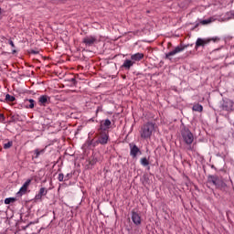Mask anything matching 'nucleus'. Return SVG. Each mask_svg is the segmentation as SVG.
<instances>
[{"label":"nucleus","instance_id":"obj_1","mask_svg":"<svg viewBox=\"0 0 234 234\" xmlns=\"http://www.w3.org/2000/svg\"><path fill=\"white\" fill-rule=\"evenodd\" d=\"M153 133H154V123L148 122L142 128L141 136L142 138H151Z\"/></svg>","mask_w":234,"mask_h":234},{"label":"nucleus","instance_id":"obj_2","mask_svg":"<svg viewBox=\"0 0 234 234\" xmlns=\"http://www.w3.org/2000/svg\"><path fill=\"white\" fill-rule=\"evenodd\" d=\"M182 137H183L185 144H186L187 145H191V144H193V142L195 140L193 133L189 130H186L182 133Z\"/></svg>","mask_w":234,"mask_h":234},{"label":"nucleus","instance_id":"obj_3","mask_svg":"<svg viewBox=\"0 0 234 234\" xmlns=\"http://www.w3.org/2000/svg\"><path fill=\"white\" fill-rule=\"evenodd\" d=\"M32 183V180L27 179L24 185L21 186L19 191L16 193L18 197H23V195H27V192L28 191V187L30 186V184Z\"/></svg>","mask_w":234,"mask_h":234},{"label":"nucleus","instance_id":"obj_4","mask_svg":"<svg viewBox=\"0 0 234 234\" xmlns=\"http://www.w3.org/2000/svg\"><path fill=\"white\" fill-rule=\"evenodd\" d=\"M211 41H217V38H197L196 47H204L205 45L211 43Z\"/></svg>","mask_w":234,"mask_h":234},{"label":"nucleus","instance_id":"obj_5","mask_svg":"<svg viewBox=\"0 0 234 234\" xmlns=\"http://www.w3.org/2000/svg\"><path fill=\"white\" fill-rule=\"evenodd\" d=\"M132 220L135 226H140L142 224V216L138 214L137 212H133L132 213Z\"/></svg>","mask_w":234,"mask_h":234},{"label":"nucleus","instance_id":"obj_6","mask_svg":"<svg viewBox=\"0 0 234 234\" xmlns=\"http://www.w3.org/2000/svg\"><path fill=\"white\" fill-rule=\"evenodd\" d=\"M182 50H184V47L182 46H177L173 51H170L169 53H167L166 58L169 59V58H171V56H176V54H178V52H182Z\"/></svg>","mask_w":234,"mask_h":234},{"label":"nucleus","instance_id":"obj_7","mask_svg":"<svg viewBox=\"0 0 234 234\" xmlns=\"http://www.w3.org/2000/svg\"><path fill=\"white\" fill-rule=\"evenodd\" d=\"M83 43H85V45H94V43H96V37H86L83 39Z\"/></svg>","mask_w":234,"mask_h":234},{"label":"nucleus","instance_id":"obj_8","mask_svg":"<svg viewBox=\"0 0 234 234\" xmlns=\"http://www.w3.org/2000/svg\"><path fill=\"white\" fill-rule=\"evenodd\" d=\"M45 195H47V189H45V187H41L38 194L35 197V200H41Z\"/></svg>","mask_w":234,"mask_h":234},{"label":"nucleus","instance_id":"obj_9","mask_svg":"<svg viewBox=\"0 0 234 234\" xmlns=\"http://www.w3.org/2000/svg\"><path fill=\"white\" fill-rule=\"evenodd\" d=\"M132 61H141L144 59V53H136L131 56Z\"/></svg>","mask_w":234,"mask_h":234},{"label":"nucleus","instance_id":"obj_10","mask_svg":"<svg viewBox=\"0 0 234 234\" xmlns=\"http://www.w3.org/2000/svg\"><path fill=\"white\" fill-rule=\"evenodd\" d=\"M111 127V121L110 120H105L101 122V129L102 131H106V129H109Z\"/></svg>","mask_w":234,"mask_h":234},{"label":"nucleus","instance_id":"obj_11","mask_svg":"<svg viewBox=\"0 0 234 234\" xmlns=\"http://www.w3.org/2000/svg\"><path fill=\"white\" fill-rule=\"evenodd\" d=\"M138 153H140L138 146L133 145L131 147V155L133 156V158L137 156Z\"/></svg>","mask_w":234,"mask_h":234},{"label":"nucleus","instance_id":"obj_12","mask_svg":"<svg viewBox=\"0 0 234 234\" xmlns=\"http://www.w3.org/2000/svg\"><path fill=\"white\" fill-rule=\"evenodd\" d=\"M25 105L27 109H34V100L29 99L25 101Z\"/></svg>","mask_w":234,"mask_h":234},{"label":"nucleus","instance_id":"obj_13","mask_svg":"<svg viewBox=\"0 0 234 234\" xmlns=\"http://www.w3.org/2000/svg\"><path fill=\"white\" fill-rule=\"evenodd\" d=\"M133 65H134V61L127 59L122 64V67H124V69H131V67H133Z\"/></svg>","mask_w":234,"mask_h":234},{"label":"nucleus","instance_id":"obj_14","mask_svg":"<svg viewBox=\"0 0 234 234\" xmlns=\"http://www.w3.org/2000/svg\"><path fill=\"white\" fill-rule=\"evenodd\" d=\"M109 140V135H107V133H104L101 136V138L99 139L100 144H107Z\"/></svg>","mask_w":234,"mask_h":234},{"label":"nucleus","instance_id":"obj_15","mask_svg":"<svg viewBox=\"0 0 234 234\" xmlns=\"http://www.w3.org/2000/svg\"><path fill=\"white\" fill-rule=\"evenodd\" d=\"M193 111H195L196 112H202V111H203V107H202V105H200V104H196V105H194L193 106Z\"/></svg>","mask_w":234,"mask_h":234},{"label":"nucleus","instance_id":"obj_16","mask_svg":"<svg viewBox=\"0 0 234 234\" xmlns=\"http://www.w3.org/2000/svg\"><path fill=\"white\" fill-rule=\"evenodd\" d=\"M16 197H7L5 199V204L8 205V204H14V202H16Z\"/></svg>","mask_w":234,"mask_h":234},{"label":"nucleus","instance_id":"obj_17","mask_svg":"<svg viewBox=\"0 0 234 234\" xmlns=\"http://www.w3.org/2000/svg\"><path fill=\"white\" fill-rule=\"evenodd\" d=\"M141 164H142V165H144V166L149 165V159H147V158H145V157L142 158V159H141Z\"/></svg>","mask_w":234,"mask_h":234},{"label":"nucleus","instance_id":"obj_18","mask_svg":"<svg viewBox=\"0 0 234 234\" xmlns=\"http://www.w3.org/2000/svg\"><path fill=\"white\" fill-rule=\"evenodd\" d=\"M229 106H227V111H233L234 103L231 101H229Z\"/></svg>","mask_w":234,"mask_h":234},{"label":"nucleus","instance_id":"obj_19","mask_svg":"<svg viewBox=\"0 0 234 234\" xmlns=\"http://www.w3.org/2000/svg\"><path fill=\"white\" fill-rule=\"evenodd\" d=\"M47 101H48V98H47L46 95L40 96V98H39V102L40 103H47Z\"/></svg>","mask_w":234,"mask_h":234},{"label":"nucleus","instance_id":"obj_20","mask_svg":"<svg viewBox=\"0 0 234 234\" xmlns=\"http://www.w3.org/2000/svg\"><path fill=\"white\" fill-rule=\"evenodd\" d=\"M209 23H213V18H208L207 20H202L201 21L202 25H209Z\"/></svg>","mask_w":234,"mask_h":234},{"label":"nucleus","instance_id":"obj_21","mask_svg":"<svg viewBox=\"0 0 234 234\" xmlns=\"http://www.w3.org/2000/svg\"><path fill=\"white\" fill-rule=\"evenodd\" d=\"M5 99L8 101H14V100H16V98L14 96H11L10 94H7L5 96Z\"/></svg>","mask_w":234,"mask_h":234},{"label":"nucleus","instance_id":"obj_22","mask_svg":"<svg viewBox=\"0 0 234 234\" xmlns=\"http://www.w3.org/2000/svg\"><path fill=\"white\" fill-rule=\"evenodd\" d=\"M11 146H12V142H8L7 144H4L5 149H10Z\"/></svg>","mask_w":234,"mask_h":234},{"label":"nucleus","instance_id":"obj_23","mask_svg":"<svg viewBox=\"0 0 234 234\" xmlns=\"http://www.w3.org/2000/svg\"><path fill=\"white\" fill-rule=\"evenodd\" d=\"M41 153H43V150H35V154H36V158H37V156H39V154H41Z\"/></svg>","mask_w":234,"mask_h":234},{"label":"nucleus","instance_id":"obj_24","mask_svg":"<svg viewBox=\"0 0 234 234\" xmlns=\"http://www.w3.org/2000/svg\"><path fill=\"white\" fill-rule=\"evenodd\" d=\"M9 45H11V47L14 48V47H16V45H14V41L9 40Z\"/></svg>","mask_w":234,"mask_h":234},{"label":"nucleus","instance_id":"obj_25","mask_svg":"<svg viewBox=\"0 0 234 234\" xmlns=\"http://www.w3.org/2000/svg\"><path fill=\"white\" fill-rule=\"evenodd\" d=\"M0 120H5V115L0 114Z\"/></svg>","mask_w":234,"mask_h":234},{"label":"nucleus","instance_id":"obj_26","mask_svg":"<svg viewBox=\"0 0 234 234\" xmlns=\"http://www.w3.org/2000/svg\"><path fill=\"white\" fill-rule=\"evenodd\" d=\"M213 184H217V181H215V179L212 180Z\"/></svg>","mask_w":234,"mask_h":234},{"label":"nucleus","instance_id":"obj_27","mask_svg":"<svg viewBox=\"0 0 234 234\" xmlns=\"http://www.w3.org/2000/svg\"><path fill=\"white\" fill-rule=\"evenodd\" d=\"M13 54H16V50H13Z\"/></svg>","mask_w":234,"mask_h":234},{"label":"nucleus","instance_id":"obj_28","mask_svg":"<svg viewBox=\"0 0 234 234\" xmlns=\"http://www.w3.org/2000/svg\"><path fill=\"white\" fill-rule=\"evenodd\" d=\"M59 180L61 181V177H59Z\"/></svg>","mask_w":234,"mask_h":234},{"label":"nucleus","instance_id":"obj_29","mask_svg":"<svg viewBox=\"0 0 234 234\" xmlns=\"http://www.w3.org/2000/svg\"><path fill=\"white\" fill-rule=\"evenodd\" d=\"M59 180L61 181V177H59Z\"/></svg>","mask_w":234,"mask_h":234}]
</instances>
